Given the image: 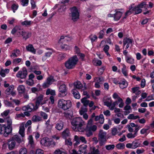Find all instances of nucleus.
Segmentation results:
<instances>
[{"instance_id":"20e7f679","label":"nucleus","mask_w":154,"mask_h":154,"mask_svg":"<svg viewBox=\"0 0 154 154\" xmlns=\"http://www.w3.org/2000/svg\"><path fill=\"white\" fill-rule=\"evenodd\" d=\"M7 126L4 125L3 126L4 130V135L5 137H7L12 131V120L8 118L7 119Z\"/></svg>"},{"instance_id":"cd10ccee","label":"nucleus","mask_w":154,"mask_h":154,"mask_svg":"<svg viewBox=\"0 0 154 154\" xmlns=\"http://www.w3.org/2000/svg\"><path fill=\"white\" fill-rule=\"evenodd\" d=\"M72 92L75 98L77 99H79L80 98V95L76 89H73L72 90Z\"/></svg>"},{"instance_id":"49530a36","label":"nucleus","mask_w":154,"mask_h":154,"mask_svg":"<svg viewBox=\"0 0 154 154\" xmlns=\"http://www.w3.org/2000/svg\"><path fill=\"white\" fill-rule=\"evenodd\" d=\"M123 67L122 69V72L124 75L126 76L127 75V72L126 70V66L124 65L123 64Z\"/></svg>"},{"instance_id":"aec40b11","label":"nucleus","mask_w":154,"mask_h":154,"mask_svg":"<svg viewBox=\"0 0 154 154\" xmlns=\"http://www.w3.org/2000/svg\"><path fill=\"white\" fill-rule=\"evenodd\" d=\"M63 127V123L62 122L60 121L58 122L56 125L55 128L57 130H61Z\"/></svg>"},{"instance_id":"69168bd1","label":"nucleus","mask_w":154,"mask_h":154,"mask_svg":"<svg viewBox=\"0 0 154 154\" xmlns=\"http://www.w3.org/2000/svg\"><path fill=\"white\" fill-rule=\"evenodd\" d=\"M117 130L116 128H114L112 131V135H115L117 133Z\"/></svg>"},{"instance_id":"6ab92c4d","label":"nucleus","mask_w":154,"mask_h":154,"mask_svg":"<svg viewBox=\"0 0 154 154\" xmlns=\"http://www.w3.org/2000/svg\"><path fill=\"white\" fill-rule=\"evenodd\" d=\"M112 103V101L110 98H107L104 99V105L109 107V108L111 105Z\"/></svg>"},{"instance_id":"6e6552de","label":"nucleus","mask_w":154,"mask_h":154,"mask_svg":"<svg viewBox=\"0 0 154 154\" xmlns=\"http://www.w3.org/2000/svg\"><path fill=\"white\" fill-rule=\"evenodd\" d=\"M16 32L19 33V35L23 36V38L26 40L28 38V33L23 32L21 30L20 27L18 26H15L11 31V33L13 34H14Z\"/></svg>"},{"instance_id":"423d86ee","label":"nucleus","mask_w":154,"mask_h":154,"mask_svg":"<svg viewBox=\"0 0 154 154\" xmlns=\"http://www.w3.org/2000/svg\"><path fill=\"white\" fill-rule=\"evenodd\" d=\"M71 12V19L74 22L77 21L79 19V14L77 8L73 7L70 9Z\"/></svg>"},{"instance_id":"5fc2aeb1","label":"nucleus","mask_w":154,"mask_h":154,"mask_svg":"<svg viewBox=\"0 0 154 154\" xmlns=\"http://www.w3.org/2000/svg\"><path fill=\"white\" fill-rule=\"evenodd\" d=\"M14 13L15 12V11L18 8V5L15 4H13L11 7Z\"/></svg>"},{"instance_id":"7c9ffc66","label":"nucleus","mask_w":154,"mask_h":154,"mask_svg":"<svg viewBox=\"0 0 154 154\" xmlns=\"http://www.w3.org/2000/svg\"><path fill=\"white\" fill-rule=\"evenodd\" d=\"M59 91L62 93H65L66 91V86L65 85L63 84L60 86L59 88Z\"/></svg>"},{"instance_id":"39448f33","label":"nucleus","mask_w":154,"mask_h":154,"mask_svg":"<svg viewBox=\"0 0 154 154\" xmlns=\"http://www.w3.org/2000/svg\"><path fill=\"white\" fill-rule=\"evenodd\" d=\"M43 99V95L42 94H40L36 98V100L35 102V106L33 105L32 104H31V106H29V112L31 111H35L37 109L38 107L40 104H43V103H42V101Z\"/></svg>"},{"instance_id":"dca6fc26","label":"nucleus","mask_w":154,"mask_h":154,"mask_svg":"<svg viewBox=\"0 0 154 154\" xmlns=\"http://www.w3.org/2000/svg\"><path fill=\"white\" fill-rule=\"evenodd\" d=\"M116 13L114 14V19L115 20H118L121 17L122 13L120 11L116 10Z\"/></svg>"},{"instance_id":"4468645a","label":"nucleus","mask_w":154,"mask_h":154,"mask_svg":"<svg viewBox=\"0 0 154 154\" xmlns=\"http://www.w3.org/2000/svg\"><path fill=\"white\" fill-rule=\"evenodd\" d=\"M36 143L34 141L33 139L32 135H29V150L31 149L30 150L29 153H32V151L34 150V153H35V146Z\"/></svg>"},{"instance_id":"e433bc0d","label":"nucleus","mask_w":154,"mask_h":154,"mask_svg":"<svg viewBox=\"0 0 154 154\" xmlns=\"http://www.w3.org/2000/svg\"><path fill=\"white\" fill-rule=\"evenodd\" d=\"M139 116H134V114H130L129 115L128 117V119H135L138 118H139Z\"/></svg>"},{"instance_id":"8fccbe9b","label":"nucleus","mask_w":154,"mask_h":154,"mask_svg":"<svg viewBox=\"0 0 154 154\" xmlns=\"http://www.w3.org/2000/svg\"><path fill=\"white\" fill-rule=\"evenodd\" d=\"M5 103L7 106L8 107H14V106L12 103L6 100L5 102Z\"/></svg>"},{"instance_id":"3c124183","label":"nucleus","mask_w":154,"mask_h":154,"mask_svg":"<svg viewBox=\"0 0 154 154\" xmlns=\"http://www.w3.org/2000/svg\"><path fill=\"white\" fill-rule=\"evenodd\" d=\"M29 109V106L28 105L27 106H23L22 108V109L23 111H24V112H26L28 113H29V111H28Z\"/></svg>"},{"instance_id":"0eeeda50","label":"nucleus","mask_w":154,"mask_h":154,"mask_svg":"<svg viewBox=\"0 0 154 154\" xmlns=\"http://www.w3.org/2000/svg\"><path fill=\"white\" fill-rule=\"evenodd\" d=\"M131 11H133V12L135 14L141 13L142 11V10L138 6V5L137 6H135L134 8H132V7H131L130 10L125 13V16L123 17V19H125L127 16L131 14Z\"/></svg>"},{"instance_id":"864d4df0","label":"nucleus","mask_w":154,"mask_h":154,"mask_svg":"<svg viewBox=\"0 0 154 154\" xmlns=\"http://www.w3.org/2000/svg\"><path fill=\"white\" fill-rule=\"evenodd\" d=\"M10 112V110H7L4 111L1 114V115L3 117H6L7 116Z\"/></svg>"},{"instance_id":"f3484780","label":"nucleus","mask_w":154,"mask_h":154,"mask_svg":"<svg viewBox=\"0 0 154 154\" xmlns=\"http://www.w3.org/2000/svg\"><path fill=\"white\" fill-rule=\"evenodd\" d=\"M63 110H66L69 109L72 106V102L70 100H66Z\"/></svg>"},{"instance_id":"f704fd0d","label":"nucleus","mask_w":154,"mask_h":154,"mask_svg":"<svg viewBox=\"0 0 154 154\" xmlns=\"http://www.w3.org/2000/svg\"><path fill=\"white\" fill-rule=\"evenodd\" d=\"M74 140L75 141V142L74 143V145L75 146H76L79 144L80 141L79 137L76 135L75 136Z\"/></svg>"},{"instance_id":"09e8293b","label":"nucleus","mask_w":154,"mask_h":154,"mask_svg":"<svg viewBox=\"0 0 154 154\" xmlns=\"http://www.w3.org/2000/svg\"><path fill=\"white\" fill-rule=\"evenodd\" d=\"M40 115L44 119H46L48 118V115L45 112H40Z\"/></svg>"},{"instance_id":"a878e982","label":"nucleus","mask_w":154,"mask_h":154,"mask_svg":"<svg viewBox=\"0 0 154 154\" xmlns=\"http://www.w3.org/2000/svg\"><path fill=\"white\" fill-rule=\"evenodd\" d=\"M87 97H84L82 98L81 100V102L83 104L84 106H86L89 103L90 101L87 100Z\"/></svg>"},{"instance_id":"4be33fe9","label":"nucleus","mask_w":154,"mask_h":154,"mask_svg":"<svg viewBox=\"0 0 154 154\" xmlns=\"http://www.w3.org/2000/svg\"><path fill=\"white\" fill-rule=\"evenodd\" d=\"M64 39V41L66 40L67 41H69L72 39V38L71 37H68L66 36L65 37L63 36H61L60 38V39L59 43V44L62 43L63 42V40Z\"/></svg>"},{"instance_id":"e2e57ef3","label":"nucleus","mask_w":154,"mask_h":154,"mask_svg":"<svg viewBox=\"0 0 154 154\" xmlns=\"http://www.w3.org/2000/svg\"><path fill=\"white\" fill-rule=\"evenodd\" d=\"M36 154H43L44 152L41 149H38L36 150H35V153Z\"/></svg>"},{"instance_id":"58836bf2","label":"nucleus","mask_w":154,"mask_h":154,"mask_svg":"<svg viewBox=\"0 0 154 154\" xmlns=\"http://www.w3.org/2000/svg\"><path fill=\"white\" fill-rule=\"evenodd\" d=\"M17 90L20 93H22L25 90V88L24 86L23 85H20L17 88Z\"/></svg>"},{"instance_id":"37998d69","label":"nucleus","mask_w":154,"mask_h":154,"mask_svg":"<svg viewBox=\"0 0 154 154\" xmlns=\"http://www.w3.org/2000/svg\"><path fill=\"white\" fill-rule=\"evenodd\" d=\"M118 102L117 101H116L112 103H111V105L110 107V109L111 110H112L115 109V107L116 105L118 104Z\"/></svg>"},{"instance_id":"c9c22d12","label":"nucleus","mask_w":154,"mask_h":154,"mask_svg":"<svg viewBox=\"0 0 154 154\" xmlns=\"http://www.w3.org/2000/svg\"><path fill=\"white\" fill-rule=\"evenodd\" d=\"M19 53L20 51L19 50H14L11 56H13L14 57H17L19 55Z\"/></svg>"},{"instance_id":"412c9836","label":"nucleus","mask_w":154,"mask_h":154,"mask_svg":"<svg viewBox=\"0 0 154 154\" xmlns=\"http://www.w3.org/2000/svg\"><path fill=\"white\" fill-rule=\"evenodd\" d=\"M70 135L69 130L68 128H66L62 132V136L63 137L66 138Z\"/></svg>"},{"instance_id":"f257e3e1","label":"nucleus","mask_w":154,"mask_h":154,"mask_svg":"<svg viewBox=\"0 0 154 154\" xmlns=\"http://www.w3.org/2000/svg\"><path fill=\"white\" fill-rule=\"evenodd\" d=\"M71 124L72 129L75 131L83 132L85 131L83 126L85 125V123L81 118L77 117L73 119Z\"/></svg>"},{"instance_id":"7ed1b4c3","label":"nucleus","mask_w":154,"mask_h":154,"mask_svg":"<svg viewBox=\"0 0 154 154\" xmlns=\"http://www.w3.org/2000/svg\"><path fill=\"white\" fill-rule=\"evenodd\" d=\"M78 59L76 55L70 57L65 63V66L68 69L73 68L77 64Z\"/></svg>"},{"instance_id":"1a4fd4ad","label":"nucleus","mask_w":154,"mask_h":154,"mask_svg":"<svg viewBox=\"0 0 154 154\" xmlns=\"http://www.w3.org/2000/svg\"><path fill=\"white\" fill-rule=\"evenodd\" d=\"M93 120L92 119H90L88 121L86 127L85 128V130L90 131L94 132L97 129V126L96 125H93Z\"/></svg>"},{"instance_id":"680f3d73","label":"nucleus","mask_w":154,"mask_h":154,"mask_svg":"<svg viewBox=\"0 0 154 154\" xmlns=\"http://www.w3.org/2000/svg\"><path fill=\"white\" fill-rule=\"evenodd\" d=\"M136 135L135 134H132V133H128L127 135V137L129 138H134Z\"/></svg>"},{"instance_id":"4d7b16f0","label":"nucleus","mask_w":154,"mask_h":154,"mask_svg":"<svg viewBox=\"0 0 154 154\" xmlns=\"http://www.w3.org/2000/svg\"><path fill=\"white\" fill-rule=\"evenodd\" d=\"M22 59L20 58H17L14 59L13 61L14 64H17L19 63L21 61Z\"/></svg>"},{"instance_id":"ea45409f","label":"nucleus","mask_w":154,"mask_h":154,"mask_svg":"<svg viewBox=\"0 0 154 154\" xmlns=\"http://www.w3.org/2000/svg\"><path fill=\"white\" fill-rule=\"evenodd\" d=\"M116 147L118 149H124L125 147V145L123 143H119L116 145Z\"/></svg>"},{"instance_id":"f03ea898","label":"nucleus","mask_w":154,"mask_h":154,"mask_svg":"<svg viewBox=\"0 0 154 154\" xmlns=\"http://www.w3.org/2000/svg\"><path fill=\"white\" fill-rule=\"evenodd\" d=\"M22 138L17 135H14L11 138L8 140V148L10 150L13 149L15 146L16 141L18 143H20L22 142Z\"/></svg>"},{"instance_id":"9b49d317","label":"nucleus","mask_w":154,"mask_h":154,"mask_svg":"<svg viewBox=\"0 0 154 154\" xmlns=\"http://www.w3.org/2000/svg\"><path fill=\"white\" fill-rule=\"evenodd\" d=\"M106 133L103 130H100L98 134L99 139L100 140V144L102 146L104 144L106 141Z\"/></svg>"},{"instance_id":"13d9d810","label":"nucleus","mask_w":154,"mask_h":154,"mask_svg":"<svg viewBox=\"0 0 154 154\" xmlns=\"http://www.w3.org/2000/svg\"><path fill=\"white\" fill-rule=\"evenodd\" d=\"M66 55L65 54H60L59 55L58 58L60 60H63L66 57Z\"/></svg>"},{"instance_id":"473e14b6","label":"nucleus","mask_w":154,"mask_h":154,"mask_svg":"<svg viewBox=\"0 0 154 154\" xmlns=\"http://www.w3.org/2000/svg\"><path fill=\"white\" fill-rule=\"evenodd\" d=\"M25 128L24 126H20V130L19 131V133L23 137L24 136V131Z\"/></svg>"},{"instance_id":"393cba45","label":"nucleus","mask_w":154,"mask_h":154,"mask_svg":"<svg viewBox=\"0 0 154 154\" xmlns=\"http://www.w3.org/2000/svg\"><path fill=\"white\" fill-rule=\"evenodd\" d=\"M62 43L60 44V46L61 48L64 50L66 51L67 50H70L71 49V47L68 45L64 44H63Z\"/></svg>"},{"instance_id":"774afa93","label":"nucleus","mask_w":154,"mask_h":154,"mask_svg":"<svg viewBox=\"0 0 154 154\" xmlns=\"http://www.w3.org/2000/svg\"><path fill=\"white\" fill-rule=\"evenodd\" d=\"M65 143L68 145L71 146L72 145V143L71 140L69 139L66 140H65Z\"/></svg>"},{"instance_id":"de8ad7c7","label":"nucleus","mask_w":154,"mask_h":154,"mask_svg":"<svg viewBox=\"0 0 154 154\" xmlns=\"http://www.w3.org/2000/svg\"><path fill=\"white\" fill-rule=\"evenodd\" d=\"M27 152L26 149L25 148H21L19 151L20 154H26Z\"/></svg>"},{"instance_id":"4c0bfd02","label":"nucleus","mask_w":154,"mask_h":154,"mask_svg":"<svg viewBox=\"0 0 154 154\" xmlns=\"http://www.w3.org/2000/svg\"><path fill=\"white\" fill-rule=\"evenodd\" d=\"M115 147L114 144L108 145L105 146V147L108 150H111L113 149Z\"/></svg>"},{"instance_id":"0e129e2a","label":"nucleus","mask_w":154,"mask_h":154,"mask_svg":"<svg viewBox=\"0 0 154 154\" xmlns=\"http://www.w3.org/2000/svg\"><path fill=\"white\" fill-rule=\"evenodd\" d=\"M104 36V31L103 30H101L99 33L98 38H102Z\"/></svg>"},{"instance_id":"bf43d9fd","label":"nucleus","mask_w":154,"mask_h":154,"mask_svg":"<svg viewBox=\"0 0 154 154\" xmlns=\"http://www.w3.org/2000/svg\"><path fill=\"white\" fill-rule=\"evenodd\" d=\"M100 118L99 120V122L100 124H102L103 123L104 121V118L103 115L100 114Z\"/></svg>"},{"instance_id":"c85d7f7f","label":"nucleus","mask_w":154,"mask_h":154,"mask_svg":"<svg viewBox=\"0 0 154 154\" xmlns=\"http://www.w3.org/2000/svg\"><path fill=\"white\" fill-rule=\"evenodd\" d=\"M14 86L13 85H11L7 88L5 91V93L7 94H9L14 89Z\"/></svg>"},{"instance_id":"603ef678","label":"nucleus","mask_w":154,"mask_h":154,"mask_svg":"<svg viewBox=\"0 0 154 154\" xmlns=\"http://www.w3.org/2000/svg\"><path fill=\"white\" fill-rule=\"evenodd\" d=\"M31 8L32 9H34L36 7L35 2L34 0H31Z\"/></svg>"},{"instance_id":"6e6d98bb","label":"nucleus","mask_w":154,"mask_h":154,"mask_svg":"<svg viewBox=\"0 0 154 154\" xmlns=\"http://www.w3.org/2000/svg\"><path fill=\"white\" fill-rule=\"evenodd\" d=\"M86 131L85 134L88 137H89L93 135V133L90 131L85 130Z\"/></svg>"},{"instance_id":"9d476101","label":"nucleus","mask_w":154,"mask_h":154,"mask_svg":"<svg viewBox=\"0 0 154 154\" xmlns=\"http://www.w3.org/2000/svg\"><path fill=\"white\" fill-rule=\"evenodd\" d=\"M55 81L54 76L50 75L47 77L46 82L43 84L42 87L44 88L48 87Z\"/></svg>"},{"instance_id":"72a5a7b5","label":"nucleus","mask_w":154,"mask_h":154,"mask_svg":"<svg viewBox=\"0 0 154 154\" xmlns=\"http://www.w3.org/2000/svg\"><path fill=\"white\" fill-rule=\"evenodd\" d=\"M125 60L128 63L132 64L134 63V59L132 58L131 57L126 56L125 57Z\"/></svg>"},{"instance_id":"a19ab883","label":"nucleus","mask_w":154,"mask_h":154,"mask_svg":"<svg viewBox=\"0 0 154 154\" xmlns=\"http://www.w3.org/2000/svg\"><path fill=\"white\" fill-rule=\"evenodd\" d=\"M40 143L43 145L46 146L48 144V142L46 138H43L40 141Z\"/></svg>"},{"instance_id":"2eb2a0df","label":"nucleus","mask_w":154,"mask_h":154,"mask_svg":"<svg viewBox=\"0 0 154 154\" xmlns=\"http://www.w3.org/2000/svg\"><path fill=\"white\" fill-rule=\"evenodd\" d=\"M25 116H29V113L26 112H24L23 113H21L20 114H16V118L17 119H21L24 118Z\"/></svg>"},{"instance_id":"bb28decb","label":"nucleus","mask_w":154,"mask_h":154,"mask_svg":"<svg viewBox=\"0 0 154 154\" xmlns=\"http://www.w3.org/2000/svg\"><path fill=\"white\" fill-rule=\"evenodd\" d=\"M42 119L40 116L35 115L32 118V120L34 122H38L42 121Z\"/></svg>"},{"instance_id":"ddd939ff","label":"nucleus","mask_w":154,"mask_h":154,"mask_svg":"<svg viewBox=\"0 0 154 154\" xmlns=\"http://www.w3.org/2000/svg\"><path fill=\"white\" fill-rule=\"evenodd\" d=\"M133 42V39L130 38H124L123 40V47L126 45V49L128 48L130 46H132V42Z\"/></svg>"},{"instance_id":"79ce46f5","label":"nucleus","mask_w":154,"mask_h":154,"mask_svg":"<svg viewBox=\"0 0 154 154\" xmlns=\"http://www.w3.org/2000/svg\"><path fill=\"white\" fill-rule=\"evenodd\" d=\"M36 50L35 49L32 45L29 44V52L34 54H35Z\"/></svg>"},{"instance_id":"338daca9","label":"nucleus","mask_w":154,"mask_h":154,"mask_svg":"<svg viewBox=\"0 0 154 154\" xmlns=\"http://www.w3.org/2000/svg\"><path fill=\"white\" fill-rule=\"evenodd\" d=\"M139 87H135L132 88L131 89L132 92L133 93H135L138 91L139 90Z\"/></svg>"},{"instance_id":"2f4dec72","label":"nucleus","mask_w":154,"mask_h":154,"mask_svg":"<svg viewBox=\"0 0 154 154\" xmlns=\"http://www.w3.org/2000/svg\"><path fill=\"white\" fill-rule=\"evenodd\" d=\"M140 9L143 8H144L147 9V8L148 7L147 5L146 4V2H142L140 4L138 5Z\"/></svg>"},{"instance_id":"b1692460","label":"nucleus","mask_w":154,"mask_h":154,"mask_svg":"<svg viewBox=\"0 0 154 154\" xmlns=\"http://www.w3.org/2000/svg\"><path fill=\"white\" fill-rule=\"evenodd\" d=\"M53 50H51V51L47 52L45 53V55L42 58L43 61H45L47 59V58L50 57L52 53H53Z\"/></svg>"},{"instance_id":"c756f323","label":"nucleus","mask_w":154,"mask_h":154,"mask_svg":"<svg viewBox=\"0 0 154 154\" xmlns=\"http://www.w3.org/2000/svg\"><path fill=\"white\" fill-rule=\"evenodd\" d=\"M74 87L78 89H80L82 87V85L79 81H77L74 83Z\"/></svg>"},{"instance_id":"5701e85b","label":"nucleus","mask_w":154,"mask_h":154,"mask_svg":"<svg viewBox=\"0 0 154 154\" xmlns=\"http://www.w3.org/2000/svg\"><path fill=\"white\" fill-rule=\"evenodd\" d=\"M133 149H135L139 146H141V144L139 140H136L133 141L132 143Z\"/></svg>"},{"instance_id":"c03bdc74","label":"nucleus","mask_w":154,"mask_h":154,"mask_svg":"<svg viewBox=\"0 0 154 154\" xmlns=\"http://www.w3.org/2000/svg\"><path fill=\"white\" fill-rule=\"evenodd\" d=\"M86 106L82 107L81 108V110L80 111V113L81 115H82L85 112L87 111V109L86 108Z\"/></svg>"},{"instance_id":"a18cd8bd","label":"nucleus","mask_w":154,"mask_h":154,"mask_svg":"<svg viewBox=\"0 0 154 154\" xmlns=\"http://www.w3.org/2000/svg\"><path fill=\"white\" fill-rule=\"evenodd\" d=\"M113 97L114 99H117L118 101H122V99L116 93H114L113 94Z\"/></svg>"},{"instance_id":"f8f14e48","label":"nucleus","mask_w":154,"mask_h":154,"mask_svg":"<svg viewBox=\"0 0 154 154\" xmlns=\"http://www.w3.org/2000/svg\"><path fill=\"white\" fill-rule=\"evenodd\" d=\"M28 74L26 69L25 67H23L16 74L17 77L23 79L26 78Z\"/></svg>"},{"instance_id":"a211bd4d","label":"nucleus","mask_w":154,"mask_h":154,"mask_svg":"<svg viewBox=\"0 0 154 154\" xmlns=\"http://www.w3.org/2000/svg\"><path fill=\"white\" fill-rule=\"evenodd\" d=\"M66 102V100L63 99H60L58 100V107L61 109L63 110L64 109V106L65 105V102Z\"/></svg>"},{"instance_id":"052dcab7","label":"nucleus","mask_w":154,"mask_h":154,"mask_svg":"<svg viewBox=\"0 0 154 154\" xmlns=\"http://www.w3.org/2000/svg\"><path fill=\"white\" fill-rule=\"evenodd\" d=\"M21 1L23 6H26L28 4V0H21Z\"/></svg>"}]
</instances>
